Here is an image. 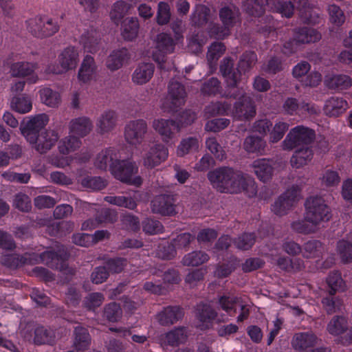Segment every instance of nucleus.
<instances>
[{"label":"nucleus","instance_id":"obj_31","mask_svg":"<svg viewBox=\"0 0 352 352\" xmlns=\"http://www.w3.org/2000/svg\"><path fill=\"white\" fill-rule=\"evenodd\" d=\"M92 122L87 117H79L72 119L69 123L70 133L83 138L86 136L92 129Z\"/></svg>","mask_w":352,"mask_h":352},{"label":"nucleus","instance_id":"obj_48","mask_svg":"<svg viewBox=\"0 0 352 352\" xmlns=\"http://www.w3.org/2000/svg\"><path fill=\"white\" fill-rule=\"evenodd\" d=\"M54 340V333L43 326L34 330V342L36 345L52 344Z\"/></svg>","mask_w":352,"mask_h":352},{"label":"nucleus","instance_id":"obj_5","mask_svg":"<svg viewBox=\"0 0 352 352\" xmlns=\"http://www.w3.org/2000/svg\"><path fill=\"white\" fill-rule=\"evenodd\" d=\"M179 121L173 120L159 119L153 122V127L162 137L164 142H168L175 133L178 132L183 126L189 125L195 119V113L190 111L182 112Z\"/></svg>","mask_w":352,"mask_h":352},{"label":"nucleus","instance_id":"obj_58","mask_svg":"<svg viewBox=\"0 0 352 352\" xmlns=\"http://www.w3.org/2000/svg\"><path fill=\"white\" fill-rule=\"evenodd\" d=\"M337 252L343 263L352 261V243L346 240L342 239L337 243Z\"/></svg>","mask_w":352,"mask_h":352},{"label":"nucleus","instance_id":"obj_64","mask_svg":"<svg viewBox=\"0 0 352 352\" xmlns=\"http://www.w3.org/2000/svg\"><path fill=\"white\" fill-rule=\"evenodd\" d=\"M176 250L173 241L171 243L166 242L159 245L157 254L164 260H171L176 256Z\"/></svg>","mask_w":352,"mask_h":352},{"label":"nucleus","instance_id":"obj_59","mask_svg":"<svg viewBox=\"0 0 352 352\" xmlns=\"http://www.w3.org/2000/svg\"><path fill=\"white\" fill-rule=\"evenodd\" d=\"M81 184L85 188L98 191L104 189L107 182L101 177L87 176L82 179Z\"/></svg>","mask_w":352,"mask_h":352},{"label":"nucleus","instance_id":"obj_57","mask_svg":"<svg viewBox=\"0 0 352 352\" xmlns=\"http://www.w3.org/2000/svg\"><path fill=\"white\" fill-rule=\"evenodd\" d=\"M171 18L170 6L168 3L160 1L157 4L156 22L160 25H167Z\"/></svg>","mask_w":352,"mask_h":352},{"label":"nucleus","instance_id":"obj_28","mask_svg":"<svg viewBox=\"0 0 352 352\" xmlns=\"http://www.w3.org/2000/svg\"><path fill=\"white\" fill-rule=\"evenodd\" d=\"M129 58L130 55L126 48L115 50L107 57L106 66L111 72L116 71L121 68L124 63Z\"/></svg>","mask_w":352,"mask_h":352},{"label":"nucleus","instance_id":"obj_10","mask_svg":"<svg viewBox=\"0 0 352 352\" xmlns=\"http://www.w3.org/2000/svg\"><path fill=\"white\" fill-rule=\"evenodd\" d=\"M186 97L185 88L177 81H170L168 85V102H165L164 108H168L170 112H176L178 108L184 104Z\"/></svg>","mask_w":352,"mask_h":352},{"label":"nucleus","instance_id":"obj_12","mask_svg":"<svg viewBox=\"0 0 352 352\" xmlns=\"http://www.w3.org/2000/svg\"><path fill=\"white\" fill-rule=\"evenodd\" d=\"M298 189L293 186L281 194L272 205V211L278 216L286 214L296 202Z\"/></svg>","mask_w":352,"mask_h":352},{"label":"nucleus","instance_id":"obj_33","mask_svg":"<svg viewBox=\"0 0 352 352\" xmlns=\"http://www.w3.org/2000/svg\"><path fill=\"white\" fill-rule=\"evenodd\" d=\"M78 53L74 47L65 48L58 56L61 67L65 70L75 68L78 63Z\"/></svg>","mask_w":352,"mask_h":352},{"label":"nucleus","instance_id":"obj_17","mask_svg":"<svg viewBox=\"0 0 352 352\" xmlns=\"http://www.w3.org/2000/svg\"><path fill=\"white\" fill-rule=\"evenodd\" d=\"M220 72L226 78L228 90H233L237 87L240 81V72L234 68V63L231 58L226 57L220 65Z\"/></svg>","mask_w":352,"mask_h":352},{"label":"nucleus","instance_id":"obj_23","mask_svg":"<svg viewBox=\"0 0 352 352\" xmlns=\"http://www.w3.org/2000/svg\"><path fill=\"white\" fill-rule=\"evenodd\" d=\"M324 84L328 89L341 92L352 86V78L346 74H333L326 76Z\"/></svg>","mask_w":352,"mask_h":352},{"label":"nucleus","instance_id":"obj_22","mask_svg":"<svg viewBox=\"0 0 352 352\" xmlns=\"http://www.w3.org/2000/svg\"><path fill=\"white\" fill-rule=\"evenodd\" d=\"M273 161L270 159H257L253 162L252 168L258 179L263 182L271 179L274 172Z\"/></svg>","mask_w":352,"mask_h":352},{"label":"nucleus","instance_id":"obj_3","mask_svg":"<svg viewBox=\"0 0 352 352\" xmlns=\"http://www.w3.org/2000/svg\"><path fill=\"white\" fill-rule=\"evenodd\" d=\"M305 219L307 221L320 226L330 221L332 217L331 208L320 196H310L305 202Z\"/></svg>","mask_w":352,"mask_h":352},{"label":"nucleus","instance_id":"obj_24","mask_svg":"<svg viewBox=\"0 0 352 352\" xmlns=\"http://www.w3.org/2000/svg\"><path fill=\"white\" fill-rule=\"evenodd\" d=\"M294 40L298 43L305 44L316 43L321 39V34L316 29L301 27L294 29Z\"/></svg>","mask_w":352,"mask_h":352},{"label":"nucleus","instance_id":"obj_56","mask_svg":"<svg viewBox=\"0 0 352 352\" xmlns=\"http://www.w3.org/2000/svg\"><path fill=\"white\" fill-rule=\"evenodd\" d=\"M41 101L47 106L57 107L60 102V96L58 92L50 88H44L40 91Z\"/></svg>","mask_w":352,"mask_h":352},{"label":"nucleus","instance_id":"obj_61","mask_svg":"<svg viewBox=\"0 0 352 352\" xmlns=\"http://www.w3.org/2000/svg\"><path fill=\"white\" fill-rule=\"evenodd\" d=\"M221 89V82L218 78L212 77L203 83L201 91L206 96H215L220 94Z\"/></svg>","mask_w":352,"mask_h":352},{"label":"nucleus","instance_id":"obj_18","mask_svg":"<svg viewBox=\"0 0 352 352\" xmlns=\"http://www.w3.org/2000/svg\"><path fill=\"white\" fill-rule=\"evenodd\" d=\"M317 342L318 338L314 333L299 332L293 336L291 345L296 351L306 352L308 349L314 347Z\"/></svg>","mask_w":352,"mask_h":352},{"label":"nucleus","instance_id":"obj_21","mask_svg":"<svg viewBox=\"0 0 352 352\" xmlns=\"http://www.w3.org/2000/svg\"><path fill=\"white\" fill-rule=\"evenodd\" d=\"M219 17L223 25L232 29L241 22V13L238 8L233 5H226L219 11Z\"/></svg>","mask_w":352,"mask_h":352},{"label":"nucleus","instance_id":"obj_8","mask_svg":"<svg viewBox=\"0 0 352 352\" xmlns=\"http://www.w3.org/2000/svg\"><path fill=\"white\" fill-rule=\"evenodd\" d=\"M138 170L135 164L127 160H119L111 165V173L116 179L123 183L139 186L142 184V179L140 176L134 177Z\"/></svg>","mask_w":352,"mask_h":352},{"label":"nucleus","instance_id":"obj_63","mask_svg":"<svg viewBox=\"0 0 352 352\" xmlns=\"http://www.w3.org/2000/svg\"><path fill=\"white\" fill-rule=\"evenodd\" d=\"M126 264V258L122 257L110 258L104 261V265L109 272L114 274L120 273Z\"/></svg>","mask_w":352,"mask_h":352},{"label":"nucleus","instance_id":"obj_49","mask_svg":"<svg viewBox=\"0 0 352 352\" xmlns=\"http://www.w3.org/2000/svg\"><path fill=\"white\" fill-rule=\"evenodd\" d=\"M116 122V113L114 111L109 110L102 114L98 126L100 132L104 133L110 131L115 126Z\"/></svg>","mask_w":352,"mask_h":352},{"label":"nucleus","instance_id":"obj_2","mask_svg":"<svg viewBox=\"0 0 352 352\" xmlns=\"http://www.w3.org/2000/svg\"><path fill=\"white\" fill-rule=\"evenodd\" d=\"M67 253L63 250L56 252L53 250L42 252L39 256L35 253H25L22 255L10 254L1 257V263L10 268L16 269L25 265H34L41 261L52 269H60L67 259Z\"/></svg>","mask_w":352,"mask_h":352},{"label":"nucleus","instance_id":"obj_38","mask_svg":"<svg viewBox=\"0 0 352 352\" xmlns=\"http://www.w3.org/2000/svg\"><path fill=\"white\" fill-rule=\"evenodd\" d=\"M267 0H242V8L250 16L262 17L265 10Z\"/></svg>","mask_w":352,"mask_h":352},{"label":"nucleus","instance_id":"obj_20","mask_svg":"<svg viewBox=\"0 0 352 352\" xmlns=\"http://www.w3.org/2000/svg\"><path fill=\"white\" fill-rule=\"evenodd\" d=\"M283 110L285 114L289 116L298 115L300 112L307 111L309 113H316L313 105L307 102L300 103L296 98L288 97L283 104Z\"/></svg>","mask_w":352,"mask_h":352},{"label":"nucleus","instance_id":"obj_32","mask_svg":"<svg viewBox=\"0 0 352 352\" xmlns=\"http://www.w3.org/2000/svg\"><path fill=\"white\" fill-rule=\"evenodd\" d=\"M91 343V337L86 328L80 326L75 327L74 331L73 346L76 352L87 350Z\"/></svg>","mask_w":352,"mask_h":352},{"label":"nucleus","instance_id":"obj_7","mask_svg":"<svg viewBox=\"0 0 352 352\" xmlns=\"http://www.w3.org/2000/svg\"><path fill=\"white\" fill-rule=\"evenodd\" d=\"M28 31L36 38H46L59 30L57 21L47 16H36L26 21Z\"/></svg>","mask_w":352,"mask_h":352},{"label":"nucleus","instance_id":"obj_14","mask_svg":"<svg viewBox=\"0 0 352 352\" xmlns=\"http://www.w3.org/2000/svg\"><path fill=\"white\" fill-rule=\"evenodd\" d=\"M217 312L210 305L199 303L195 309V318L198 320L197 327L202 331L210 329L217 317Z\"/></svg>","mask_w":352,"mask_h":352},{"label":"nucleus","instance_id":"obj_16","mask_svg":"<svg viewBox=\"0 0 352 352\" xmlns=\"http://www.w3.org/2000/svg\"><path fill=\"white\" fill-rule=\"evenodd\" d=\"M300 18L302 23L309 25H319L324 22L322 15L318 10L311 6L307 0H299L298 6Z\"/></svg>","mask_w":352,"mask_h":352},{"label":"nucleus","instance_id":"obj_43","mask_svg":"<svg viewBox=\"0 0 352 352\" xmlns=\"http://www.w3.org/2000/svg\"><path fill=\"white\" fill-rule=\"evenodd\" d=\"M289 124L283 119H277L274 124H272L270 133V142L272 143L278 142L289 130Z\"/></svg>","mask_w":352,"mask_h":352},{"label":"nucleus","instance_id":"obj_41","mask_svg":"<svg viewBox=\"0 0 352 352\" xmlns=\"http://www.w3.org/2000/svg\"><path fill=\"white\" fill-rule=\"evenodd\" d=\"M210 14V10L206 6L197 5L190 19L192 25L195 27L205 25L208 21Z\"/></svg>","mask_w":352,"mask_h":352},{"label":"nucleus","instance_id":"obj_4","mask_svg":"<svg viewBox=\"0 0 352 352\" xmlns=\"http://www.w3.org/2000/svg\"><path fill=\"white\" fill-rule=\"evenodd\" d=\"M227 98H237L239 100L234 104L232 116L240 121H248L256 115V106L252 99L245 95L244 91L236 88L233 90H228L225 94Z\"/></svg>","mask_w":352,"mask_h":352},{"label":"nucleus","instance_id":"obj_29","mask_svg":"<svg viewBox=\"0 0 352 352\" xmlns=\"http://www.w3.org/2000/svg\"><path fill=\"white\" fill-rule=\"evenodd\" d=\"M59 138L58 134L54 130H46L38 137L36 144V150L41 153H46L55 145Z\"/></svg>","mask_w":352,"mask_h":352},{"label":"nucleus","instance_id":"obj_44","mask_svg":"<svg viewBox=\"0 0 352 352\" xmlns=\"http://www.w3.org/2000/svg\"><path fill=\"white\" fill-rule=\"evenodd\" d=\"M257 61V55L253 51H246L241 56L238 63L237 70L240 72V78L242 73L249 72Z\"/></svg>","mask_w":352,"mask_h":352},{"label":"nucleus","instance_id":"obj_6","mask_svg":"<svg viewBox=\"0 0 352 352\" xmlns=\"http://www.w3.org/2000/svg\"><path fill=\"white\" fill-rule=\"evenodd\" d=\"M316 138L314 130L298 125L292 128L282 142L284 150L291 151L298 146H309Z\"/></svg>","mask_w":352,"mask_h":352},{"label":"nucleus","instance_id":"obj_25","mask_svg":"<svg viewBox=\"0 0 352 352\" xmlns=\"http://www.w3.org/2000/svg\"><path fill=\"white\" fill-rule=\"evenodd\" d=\"M348 108V103L343 98L333 96L329 98L324 107L325 113L329 117H338Z\"/></svg>","mask_w":352,"mask_h":352},{"label":"nucleus","instance_id":"obj_11","mask_svg":"<svg viewBox=\"0 0 352 352\" xmlns=\"http://www.w3.org/2000/svg\"><path fill=\"white\" fill-rule=\"evenodd\" d=\"M147 132V124L143 119L132 120L125 126L124 138L131 145L141 144Z\"/></svg>","mask_w":352,"mask_h":352},{"label":"nucleus","instance_id":"obj_35","mask_svg":"<svg viewBox=\"0 0 352 352\" xmlns=\"http://www.w3.org/2000/svg\"><path fill=\"white\" fill-rule=\"evenodd\" d=\"M241 298L230 294H223L218 297V305L221 309L229 316H234L237 312L236 306L239 304Z\"/></svg>","mask_w":352,"mask_h":352},{"label":"nucleus","instance_id":"obj_13","mask_svg":"<svg viewBox=\"0 0 352 352\" xmlns=\"http://www.w3.org/2000/svg\"><path fill=\"white\" fill-rule=\"evenodd\" d=\"M176 199L173 195H160L152 201V210L163 216H174L177 214Z\"/></svg>","mask_w":352,"mask_h":352},{"label":"nucleus","instance_id":"obj_27","mask_svg":"<svg viewBox=\"0 0 352 352\" xmlns=\"http://www.w3.org/2000/svg\"><path fill=\"white\" fill-rule=\"evenodd\" d=\"M96 70L94 58L90 55L85 56L78 71V80L84 83L89 82L96 75Z\"/></svg>","mask_w":352,"mask_h":352},{"label":"nucleus","instance_id":"obj_30","mask_svg":"<svg viewBox=\"0 0 352 352\" xmlns=\"http://www.w3.org/2000/svg\"><path fill=\"white\" fill-rule=\"evenodd\" d=\"M155 66L151 63H143L138 65L135 69L132 80L138 85H143L148 82L153 77Z\"/></svg>","mask_w":352,"mask_h":352},{"label":"nucleus","instance_id":"obj_15","mask_svg":"<svg viewBox=\"0 0 352 352\" xmlns=\"http://www.w3.org/2000/svg\"><path fill=\"white\" fill-rule=\"evenodd\" d=\"M184 310L179 305H168L162 309L156 316V319L162 326H170L182 320Z\"/></svg>","mask_w":352,"mask_h":352},{"label":"nucleus","instance_id":"obj_34","mask_svg":"<svg viewBox=\"0 0 352 352\" xmlns=\"http://www.w3.org/2000/svg\"><path fill=\"white\" fill-rule=\"evenodd\" d=\"M118 160L116 149L109 148L98 153L96 160V166L101 170H106L109 166L111 171V165L114 164L116 161Z\"/></svg>","mask_w":352,"mask_h":352},{"label":"nucleus","instance_id":"obj_1","mask_svg":"<svg viewBox=\"0 0 352 352\" xmlns=\"http://www.w3.org/2000/svg\"><path fill=\"white\" fill-rule=\"evenodd\" d=\"M208 179L222 193H239L245 192L249 197L256 195L254 182L245 176L242 171L230 166H220L208 173Z\"/></svg>","mask_w":352,"mask_h":352},{"label":"nucleus","instance_id":"obj_51","mask_svg":"<svg viewBox=\"0 0 352 352\" xmlns=\"http://www.w3.org/2000/svg\"><path fill=\"white\" fill-rule=\"evenodd\" d=\"M36 65L29 62H17L10 67V71L13 76L25 77L33 74Z\"/></svg>","mask_w":352,"mask_h":352},{"label":"nucleus","instance_id":"obj_45","mask_svg":"<svg viewBox=\"0 0 352 352\" xmlns=\"http://www.w3.org/2000/svg\"><path fill=\"white\" fill-rule=\"evenodd\" d=\"M81 140L80 137L69 135L61 140L58 143V151L63 155L69 154L80 148Z\"/></svg>","mask_w":352,"mask_h":352},{"label":"nucleus","instance_id":"obj_62","mask_svg":"<svg viewBox=\"0 0 352 352\" xmlns=\"http://www.w3.org/2000/svg\"><path fill=\"white\" fill-rule=\"evenodd\" d=\"M210 37L216 39H224L231 33V29L225 25H220L217 23H211L208 30Z\"/></svg>","mask_w":352,"mask_h":352},{"label":"nucleus","instance_id":"obj_55","mask_svg":"<svg viewBox=\"0 0 352 352\" xmlns=\"http://www.w3.org/2000/svg\"><path fill=\"white\" fill-rule=\"evenodd\" d=\"M256 241V235L254 232H244L235 238L233 243L236 248L241 250H248L252 248Z\"/></svg>","mask_w":352,"mask_h":352},{"label":"nucleus","instance_id":"obj_60","mask_svg":"<svg viewBox=\"0 0 352 352\" xmlns=\"http://www.w3.org/2000/svg\"><path fill=\"white\" fill-rule=\"evenodd\" d=\"M104 200L111 204L131 210H133L137 206L135 201L131 197L107 196L104 197Z\"/></svg>","mask_w":352,"mask_h":352},{"label":"nucleus","instance_id":"obj_53","mask_svg":"<svg viewBox=\"0 0 352 352\" xmlns=\"http://www.w3.org/2000/svg\"><path fill=\"white\" fill-rule=\"evenodd\" d=\"M322 244L320 241L310 240L303 245L302 256L307 258L318 257L322 254Z\"/></svg>","mask_w":352,"mask_h":352},{"label":"nucleus","instance_id":"obj_42","mask_svg":"<svg viewBox=\"0 0 352 352\" xmlns=\"http://www.w3.org/2000/svg\"><path fill=\"white\" fill-rule=\"evenodd\" d=\"M199 140L196 137H188L180 142L177 148V154L179 157L197 152L199 148Z\"/></svg>","mask_w":352,"mask_h":352},{"label":"nucleus","instance_id":"obj_37","mask_svg":"<svg viewBox=\"0 0 352 352\" xmlns=\"http://www.w3.org/2000/svg\"><path fill=\"white\" fill-rule=\"evenodd\" d=\"M314 153L309 146H302L296 150L291 157V164L296 168H299L306 165L313 157Z\"/></svg>","mask_w":352,"mask_h":352},{"label":"nucleus","instance_id":"obj_40","mask_svg":"<svg viewBox=\"0 0 352 352\" xmlns=\"http://www.w3.org/2000/svg\"><path fill=\"white\" fill-rule=\"evenodd\" d=\"M278 267L287 272H300L304 268V262L300 258H290L287 256H280L277 260Z\"/></svg>","mask_w":352,"mask_h":352},{"label":"nucleus","instance_id":"obj_54","mask_svg":"<svg viewBox=\"0 0 352 352\" xmlns=\"http://www.w3.org/2000/svg\"><path fill=\"white\" fill-rule=\"evenodd\" d=\"M175 43L172 36L167 33H161L157 36V49L164 54H170L174 51Z\"/></svg>","mask_w":352,"mask_h":352},{"label":"nucleus","instance_id":"obj_36","mask_svg":"<svg viewBox=\"0 0 352 352\" xmlns=\"http://www.w3.org/2000/svg\"><path fill=\"white\" fill-rule=\"evenodd\" d=\"M100 41V34L93 30L87 31L80 38V43L82 44L85 50L92 54L98 50Z\"/></svg>","mask_w":352,"mask_h":352},{"label":"nucleus","instance_id":"obj_26","mask_svg":"<svg viewBox=\"0 0 352 352\" xmlns=\"http://www.w3.org/2000/svg\"><path fill=\"white\" fill-rule=\"evenodd\" d=\"M140 23L137 17H127L121 23V36L124 41H133L139 33Z\"/></svg>","mask_w":352,"mask_h":352},{"label":"nucleus","instance_id":"obj_46","mask_svg":"<svg viewBox=\"0 0 352 352\" xmlns=\"http://www.w3.org/2000/svg\"><path fill=\"white\" fill-rule=\"evenodd\" d=\"M187 337L186 328L177 327L166 333V340L168 345L177 346L184 343Z\"/></svg>","mask_w":352,"mask_h":352},{"label":"nucleus","instance_id":"obj_50","mask_svg":"<svg viewBox=\"0 0 352 352\" xmlns=\"http://www.w3.org/2000/svg\"><path fill=\"white\" fill-rule=\"evenodd\" d=\"M265 146V142L258 136L249 135L243 142V148L248 153H261Z\"/></svg>","mask_w":352,"mask_h":352},{"label":"nucleus","instance_id":"obj_47","mask_svg":"<svg viewBox=\"0 0 352 352\" xmlns=\"http://www.w3.org/2000/svg\"><path fill=\"white\" fill-rule=\"evenodd\" d=\"M209 258L205 252L193 251L184 256L182 263L186 266H198L208 261Z\"/></svg>","mask_w":352,"mask_h":352},{"label":"nucleus","instance_id":"obj_19","mask_svg":"<svg viewBox=\"0 0 352 352\" xmlns=\"http://www.w3.org/2000/svg\"><path fill=\"white\" fill-rule=\"evenodd\" d=\"M168 148L162 144H156L151 147L144 158V165L153 168L160 165L168 157Z\"/></svg>","mask_w":352,"mask_h":352},{"label":"nucleus","instance_id":"obj_39","mask_svg":"<svg viewBox=\"0 0 352 352\" xmlns=\"http://www.w3.org/2000/svg\"><path fill=\"white\" fill-rule=\"evenodd\" d=\"M347 329V318L342 316H334L327 326L329 333L334 336L344 333Z\"/></svg>","mask_w":352,"mask_h":352},{"label":"nucleus","instance_id":"obj_9","mask_svg":"<svg viewBox=\"0 0 352 352\" xmlns=\"http://www.w3.org/2000/svg\"><path fill=\"white\" fill-rule=\"evenodd\" d=\"M48 122L47 115L38 114L28 121L24 126H21V134L30 144L36 143L40 131L47 124Z\"/></svg>","mask_w":352,"mask_h":352},{"label":"nucleus","instance_id":"obj_52","mask_svg":"<svg viewBox=\"0 0 352 352\" xmlns=\"http://www.w3.org/2000/svg\"><path fill=\"white\" fill-rule=\"evenodd\" d=\"M11 107L18 113H26L32 108V101L28 96H16L11 100Z\"/></svg>","mask_w":352,"mask_h":352}]
</instances>
